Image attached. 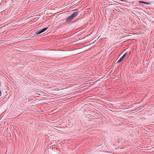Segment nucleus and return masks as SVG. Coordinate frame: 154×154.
Returning <instances> with one entry per match:
<instances>
[{
	"mask_svg": "<svg viewBox=\"0 0 154 154\" xmlns=\"http://www.w3.org/2000/svg\"><path fill=\"white\" fill-rule=\"evenodd\" d=\"M150 125H154V122H150Z\"/></svg>",
	"mask_w": 154,
	"mask_h": 154,
	"instance_id": "obj_6",
	"label": "nucleus"
},
{
	"mask_svg": "<svg viewBox=\"0 0 154 154\" xmlns=\"http://www.w3.org/2000/svg\"><path fill=\"white\" fill-rule=\"evenodd\" d=\"M121 1H125L126 0H121Z\"/></svg>",
	"mask_w": 154,
	"mask_h": 154,
	"instance_id": "obj_7",
	"label": "nucleus"
},
{
	"mask_svg": "<svg viewBox=\"0 0 154 154\" xmlns=\"http://www.w3.org/2000/svg\"><path fill=\"white\" fill-rule=\"evenodd\" d=\"M79 12L78 11H76L73 13L72 14L66 19V22L68 23L71 21L78 15Z\"/></svg>",
	"mask_w": 154,
	"mask_h": 154,
	"instance_id": "obj_1",
	"label": "nucleus"
},
{
	"mask_svg": "<svg viewBox=\"0 0 154 154\" xmlns=\"http://www.w3.org/2000/svg\"><path fill=\"white\" fill-rule=\"evenodd\" d=\"M48 27H45V28H43V29H42V32H44L46 31L48 29Z\"/></svg>",
	"mask_w": 154,
	"mask_h": 154,
	"instance_id": "obj_5",
	"label": "nucleus"
},
{
	"mask_svg": "<svg viewBox=\"0 0 154 154\" xmlns=\"http://www.w3.org/2000/svg\"><path fill=\"white\" fill-rule=\"evenodd\" d=\"M127 54V53L126 52L125 53L123 56L119 59V60L118 61V63H119L121 62L124 59L125 57L126 56V55Z\"/></svg>",
	"mask_w": 154,
	"mask_h": 154,
	"instance_id": "obj_2",
	"label": "nucleus"
},
{
	"mask_svg": "<svg viewBox=\"0 0 154 154\" xmlns=\"http://www.w3.org/2000/svg\"><path fill=\"white\" fill-rule=\"evenodd\" d=\"M139 3H143V4H146V5H148L150 4V3L149 2H145L142 1H139Z\"/></svg>",
	"mask_w": 154,
	"mask_h": 154,
	"instance_id": "obj_4",
	"label": "nucleus"
},
{
	"mask_svg": "<svg viewBox=\"0 0 154 154\" xmlns=\"http://www.w3.org/2000/svg\"><path fill=\"white\" fill-rule=\"evenodd\" d=\"M42 30V29L39 30L38 31H37L35 34L34 35H38V34H41V33L43 32Z\"/></svg>",
	"mask_w": 154,
	"mask_h": 154,
	"instance_id": "obj_3",
	"label": "nucleus"
}]
</instances>
